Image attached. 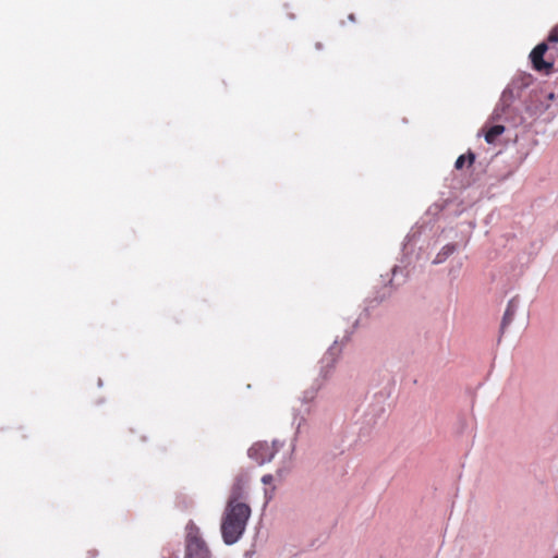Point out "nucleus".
I'll return each mask as SVG.
<instances>
[{
  "mask_svg": "<svg viewBox=\"0 0 558 558\" xmlns=\"http://www.w3.org/2000/svg\"><path fill=\"white\" fill-rule=\"evenodd\" d=\"M474 161L475 155L472 151H469L466 155H461L458 157L454 167L456 169H462L465 162H468L469 166H472Z\"/></svg>",
  "mask_w": 558,
  "mask_h": 558,
  "instance_id": "7",
  "label": "nucleus"
},
{
  "mask_svg": "<svg viewBox=\"0 0 558 558\" xmlns=\"http://www.w3.org/2000/svg\"><path fill=\"white\" fill-rule=\"evenodd\" d=\"M456 251V245L450 244L446 245L440 253H438L436 257L437 263L444 262L449 255H451Z\"/></svg>",
  "mask_w": 558,
  "mask_h": 558,
  "instance_id": "8",
  "label": "nucleus"
},
{
  "mask_svg": "<svg viewBox=\"0 0 558 558\" xmlns=\"http://www.w3.org/2000/svg\"><path fill=\"white\" fill-rule=\"evenodd\" d=\"M555 558H558V555Z\"/></svg>",
  "mask_w": 558,
  "mask_h": 558,
  "instance_id": "11",
  "label": "nucleus"
},
{
  "mask_svg": "<svg viewBox=\"0 0 558 558\" xmlns=\"http://www.w3.org/2000/svg\"><path fill=\"white\" fill-rule=\"evenodd\" d=\"M505 132V126L504 125H493L492 128H489L486 133H485V141L488 143V144H493L496 138L498 136H500L502 133Z\"/></svg>",
  "mask_w": 558,
  "mask_h": 558,
  "instance_id": "6",
  "label": "nucleus"
},
{
  "mask_svg": "<svg viewBox=\"0 0 558 558\" xmlns=\"http://www.w3.org/2000/svg\"><path fill=\"white\" fill-rule=\"evenodd\" d=\"M518 312H519V300L517 298H513L509 301L507 308L505 311L504 317H502V322H501V331L502 332L514 320V317L517 316Z\"/></svg>",
  "mask_w": 558,
  "mask_h": 558,
  "instance_id": "5",
  "label": "nucleus"
},
{
  "mask_svg": "<svg viewBox=\"0 0 558 558\" xmlns=\"http://www.w3.org/2000/svg\"><path fill=\"white\" fill-rule=\"evenodd\" d=\"M184 558H209L208 548L197 534L189 533Z\"/></svg>",
  "mask_w": 558,
  "mask_h": 558,
  "instance_id": "4",
  "label": "nucleus"
},
{
  "mask_svg": "<svg viewBox=\"0 0 558 558\" xmlns=\"http://www.w3.org/2000/svg\"><path fill=\"white\" fill-rule=\"evenodd\" d=\"M240 488L232 492L221 520V535L228 545L236 543L243 535L251 517V508L239 501Z\"/></svg>",
  "mask_w": 558,
  "mask_h": 558,
  "instance_id": "1",
  "label": "nucleus"
},
{
  "mask_svg": "<svg viewBox=\"0 0 558 558\" xmlns=\"http://www.w3.org/2000/svg\"><path fill=\"white\" fill-rule=\"evenodd\" d=\"M526 317H527L526 312H523L522 313V325H524L526 323Z\"/></svg>",
  "mask_w": 558,
  "mask_h": 558,
  "instance_id": "10",
  "label": "nucleus"
},
{
  "mask_svg": "<svg viewBox=\"0 0 558 558\" xmlns=\"http://www.w3.org/2000/svg\"><path fill=\"white\" fill-rule=\"evenodd\" d=\"M558 53V25L555 26L544 43L538 44L530 53L533 69L537 72L549 74L555 65V57Z\"/></svg>",
  "mask_w": 558,
  "mask_h": 558,
  "instance_id": "2",
  "label": "nucleus"
},
{
  "mask_svg": "<svg viewBox=\"0 0 558 558\" xmlns=\"http://www.w3.org/2000/svg\"><path fill=\"white\" fill-rule=\"evenodd\" d=\"M262 482L264 484H270L272 482V475L271 474H266L262 477Z\"/></svg>",
  "mask_w": 558,
  "mask_h": 558,
  "instance_id": "9",
  "label": "nucleus"
},
{
  "mask_svg": "<svg viewBox=\"0 0 558 558\" xmlns=\"http://www.w3.org/2000/svg\"><path fill=\"white\" fill-rule=\"evenodd\" d=\"M276 452L277 449L275 447V444L260 441L254 444L248 449V457L253 459L257 464L263 465L267 462H270L274 459Z\"/></svg>",
  "mask_w": 558,
  "mask_h": 558,
  "instance_id": "3",
  "label": "nucleus"
}]
</instances>
